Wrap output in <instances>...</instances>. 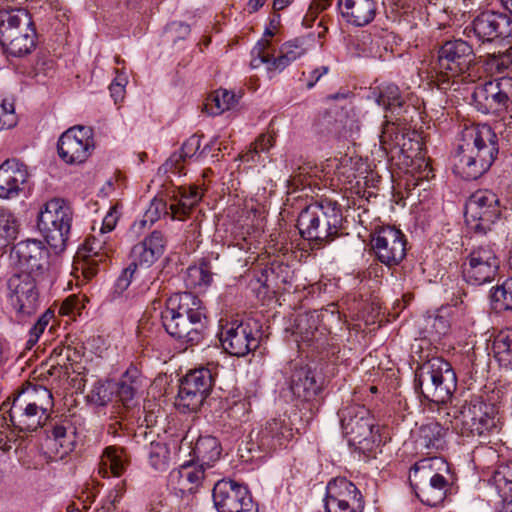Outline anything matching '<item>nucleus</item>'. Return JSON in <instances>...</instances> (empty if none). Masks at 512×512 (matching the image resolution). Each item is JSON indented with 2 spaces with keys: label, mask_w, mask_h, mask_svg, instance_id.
Here are the masks:
<instances>
[{
  "label": "nucleus",
  "mask_w": 512,
  "mask_h": 512,
  "mask_svg": "<svg viewBox=\"0 0 512 512\" xmlns=\"http://www.w3.org/2000/svg\"><path fill=\"white\" fill-rule=\"evenodd\" d=\"M492 350L500 367L512 371V330L500 331L493 340Z\"/></svg>",
  "instance_id": "nucleus-38"
},
{
  "label": "nucleus",
  "mask_w": 512,
  "mask_h": 512,
  "mask_svg": "<svg viewBox=\"0 0 512 512\" xmlns=\"http://www.w3.org/2000/svg\"><path fill=\"white\" fill-rule=\"evenodd\" d=\"M339 417L343 433L350 444L361 445L374 441V419L364 406H346L340 410Z\"/></svg>",
  "instance_id": "nucleus-19"
},
{
  "label": "nucleus",
  "mask_w": 512,
  "mask_h": 512,
  "mask_svg": "<svg viewBox=\"0 0 512 512\" xmlns=\"http://www.w3.org/2000/svg\"><path fill=\"white\" fill-rule=\"evenodd\" d=\"M372 249L377 259L387 265H398L406 256L405 235L394 227H381L371 239Z\"/></svg>",
  "instance_id": "nucleus-21"
},
{
  "label": "nucleus",
  "mask_w": 512,
  "mask_h": 512,
  "mask_svg": "<svg viewBox=\"0 0 512 512\" xmlns=\"http://www.w3.org/2000/svg\"><path fill=\"white\" fill-rule=\"evenodd\" d=\"M385 118V124L383 125L382 132L379 135L381 147L386 151L395 146H399L401 147L402 152H406L408 149L406 148L407 143L405 141L404 134H400L396 131L395 123L392 120H389L387 115Z\"/></svg>",
  "instance_id": "nucleus-45"
},
{
  "label": "nucleus",
  "mask_w": 512,
  "mask_h": 512,
  "mask_svg": "<svg viewBox=\"0 0 512 512\" xmlns=\"http://www.w3.org/2000/svg\"><path fill=\"white\" fill-rule=\"evenodd\" d=\"M495 406L474 396L457 411L455 427L462 436L486 438L496 430Z\"/></svg>",
  "instance_id": "nucleus-11"
},
{
  "label": "nucleus",
  "mask_w": 512,
  "mask_h": 512,
  "mask_svg": "<svg viewBox=\"0 0 512 512\" xmlns=\"http://www.w3.org/2000/svg\"><path fill=\"white\" fill-rule=\"evenodd\" d=\"M450 328L449 312L447 308H441L425 319L426 331L434 337L445 335Z\"/></svg>",
  "instance_id": "nucleus-46"
},
{
  "label": "nucleus",
  "mask_w": 512,
  "mask_h": 512,
  "mask_svg": "<svg viewBox=\"0 0 512 512\" xmlns=\"http://www.w3.org/2000/svg\"><path fill=\"white\" fill-rule=\"evenodd\" d=\"M498 151L497 135L489 125L466 128L455 155L454 170L465 180H476L491 167Z\"/></svg>",
  "instance_id": "nucleus-3"
},
{
  "label": "nucleus",
  "mask_w": 512,
  "mask_h": 512,
  "mask_svg": "<svg viewBox=\"0 0 512 512\" xmlns=\"http://www.w3.org/2000/svg\"><path fill=\"white\" fill-rule=\"evenodd\" d=\"M289 388L293 396L300 401H311L321 391V384L316 380L315 371L309 366L294 365Z\"/></svg>",
  "instance_id": "nucleus-31"
},
{
  "label": "nucleus",
  "mask_w": 512,
  "mask_h": 512,
  "mask_svg": "<svg viewBox=\"0 0 512 512\" xmlns=\"http://www.w3.org/2000/svg\"><path fill=\"white\" fill-rule=\"evenodd\" d=\"M18 258V272L43 278H52L49 272V250L42 241L28 239L14 247Z\"/></svg>",
  "instance_id": "nucleus-22"
},
{
  "label": "nucleus",
  "mask_w": 512,
  "mask_h": 512,
  "mask_svg": "<svg viewBox=\"0 0 512 512\" xmlns=\"http://www.w3.org/2000/svg\"><path fill=\"white\" fill-rule=\"evenodd\" d=\"M449 473L448 463L440 457L422 459L410 470L409 480L418 499L431 507L444 501L449 490L445 474Z\"/></svg>",
  "instance_id": "nucleus-6"
},
{
  "label": "nucleus",
  "mask_w": 512,
  "mask_h": 512,
  "mask_svg": "<svg viewBox=\"0 0 512 512\" xmlns=\"http://www.w3.org/2000/svg\"><path fill=\"white\" fill-rule=\"evenodd\" d=\"M221 451L216 437L200 436L192 449L193 460L199 467H210L219 460Z\"/></svg>",
  "instance_id": "nucleus-35"
},
{
  "label": "nucleus",
  "mask_w": 512,
  "mask_h": 512,
  "mask_svg": "<svg viewBox=\"0 0 512 512\" xmlns=\"http://www.w3.org/2000/svg\"><path fill=\"white\" fill-rule=\"evenodd\" d=\"M201 146V138L198 135H192L182 145L179 153L173 154L165 163V165L172 169L175 168L179 172L180 168L177 167L180 161L187 158H192L197 155Z\"/></svg>",
  "instance_id": "nucleus-48"
},
{
  "label": "nucleus",
  "mask_w": 512,
  "mask_h": 512,
  "mask_svg": "<svg viewBox=\"0 0 512 512\" xmlns=\"http://www.w3.org/2000/svg\"><path fill=\"white\" fill-rule=\"evenodd\" d=\"M503 502L512 499V462L500 464L490 479Z\"/></svg>",
  "instance_id": "nucleus-41"
},
{
  "label": "nucleus",
  "mask_w": 512,
  "mask_h": 512,
  "mask_svg": "<svg viewBox=\"0 0 512 512\" xmlns=\"http://www.w3.org/2000/svg\"><path fill=\"white\" fill-rule=\"evenodd\" d=\"M318 314L316 312L299 315L296 328L305 339H311L317 330Z\"/></svg>",
  "instance_id": "nucleus-52"
},
{
  "label": "nucleus",
  "mask_w": 512,
  "mask_h": 512,
  "mask_svg": "<svg viewBox=\"0 0 512 512\" xmlns=\"http://www.w3.org/2000/svg\"><path fill=\"white\" fill-rule=\"evenodd\" d=\"M237 103L233 92L226 89H218L208 97L205 103V110L208 114L216 116L233 108Z\"/></svg>",
  "instance_id": "nucleus-42"
},
{
  "label": "nucleus",
  "mask_w": 512,
  "mask_h": 512,
  "mask_svg": "<svg viewBox=\"0 0 512 512\" xmlns=\"http://www.w3.org/2000/svg\"><path fill=\"white\" fill-rule=\"evenodd\" d=\"M174 202L169 206L173 219L183 220L192 208L202 199V192L197 186H182L173 195Z\"/></svg>",
  "instance_id": "nucleus-34"
},
{
  "label": "nucleus",
  "mask_w": 512,
  "mask_h": 512,
  "mask_svg": "<svg viewBox=\"0 0 512 512\" xmlns=\"http://www.w3.org/2000/svg\"><path fill=\"white\" fill-rule=\"evenodd\" d=\"M17 124L15 105L11 99L0 102V131L13 128Z\"/></svg>",
  "instance_id": "nucleus-51"
},
{
  "label": "nucleus",
  "mask_w": 512,
  "mask_h": 512,
  "mask_svg": "<svg viewBox=\"0 0 512 512\" xmlns=\"http://www.w3.org/2000/svg\"><path fill=\"white\" fill-rule=\"evenodd\" d=\"M275 143L274 136L271 134H261L254 143L255 149L259 152L268 151L271 147H273Z\"/></svg>",
  "instance_id": "nucleus-56"
},
{
  "label": "nucleus",
  "mask_w": 512,
  "mask_h": 512,
  "mask_svg": "<svg viewBox=\"0 0 512 512\" xmlns=\"http://www.w3.org/2000/svg\"><path fill=\"white\" fill-rule=\"evenodd\" d=\"M375 100L379 106L385 110L390 111L392 114H400L404 105V100L401 96L398 86L394 84H386L378 87L374 91Z\"/></svg>",
  "instance_id": "nucleus-39"
},
{
  "label": "nucleus",
  "mask_w": 512,
  "mask_h": 512,
  "mask_svg": "<svg viewBox=\"0 0 512 512\" xmlns=\"http://www.w3.org/2000/svg\"><path fill=\"white\" fill-rule=\"evenodd\" d=\"M75 301V297L74 296H70L68 297L62 304L61 308H60V311L61 313L63 314H69L72 312V305H73V302Z\"/></svg>",
  "instance_id": "nucleus-62"
},
{
  "label": "nucleus",
  "mask_w": 512,
  "mask_h": 512,
  "mask_svg": "<svg viewBox=\"0 0 512 512\" xmlns=\"http://www.w3.org/2000/svg\"><path fill=\"white\" fill-rule=\"evenodd\" d=\"M491 301L493 309L498 312L512 310V277L493 289Z\"/></svg>",
  "instance_id": "nucleus-47"
},
{
  "label": "nucleus",
  "mask_w": 512,
  "mask_h": 512,
  "mask_svg": "<svg viewBox=\"0 0 512 512\" xmlns=\"http://www.w3.org/2000/svg\"><path fill=\"white\" fill-rule=\"evenodd\" d=\"M212 498L218 512H245L253 506L247 487L231 479L217 481Z\"/></svg>",
  "instance_id": "nucleus-20"
},
{
  "label": "nucleus",
  "mask_w": 512,
  "mask_h": 512,
  "mask_svg": "<svg viewBox=\"0 0 512 512\" xmlns=\"http://www.w3.org/2000/svg\"><path fill=\"white\" fill-rule=\"evenodd\" d=\"M464 33L481 44L512 41V18L502 12L487 10L477 14L466 26Z\"/></svg>",
  "instance_id": "nucleus-12"
},
{
  "label": "nucleus",
  "mask_w": 512,
  "mask_h": 512,
  "mask_svg": "<svg viewBox=\"0 0 512 512\" xmlns=\"http://www.w3.org/2000/svg\"><path fill=\"white\" fill-rule=\"evenodd\" d=\"M54 318V312L47 309L29 330L28 339L26 341V348L32 349L33 346L38 342L40 336L44 333L46 327L50 321Z\"/></svg>",
  "instance_id": "nucleus-50"
},
{
  "label": "nucleus",
  "mask_w": 512,
  "mask_h": 512,
  "mask_svg": "<svg viewBox=\"0 0 512 512\" xmlns=\"http://www.w3.org/2000/svg\"><path fill=\"white\" fill-rule=\"evenodd\" d=\"M293 437L292 428L286 415L271 418L259 432L260 444L263 447L276 449Z\"/></svg>",
  "instance_id": "nucleus-32"
},
{
  "label": "nucleus",
  "mask_w": 512,
  "mask_h": 512,
  "mask_svg": "<svg viewBox=\"0 0 512 512\" xmlns=\"http://www.w3.org/2000/svg\"><path fill=\"white\" fill-rule=\"evenodd\" d=\"M147 457L154 470L166 471L169 467L171 453L166 443L151 442L147 448Z\"/></svg>",
  "instance_id": "nucleus-44"
},
{
  "label": "nucleus",
  "mask_w": 512,
  "mask_h": 512,
  "mask_svg": "<svg viewBox=\"0 0 512 512\" xmlns=\"http://www.w3.org/2000/svg\"><path fill=\"white\" fill-rule=\"evenodd\" d=\"M118 217H119V215H118L117 207L116 206L111 207L103 219L102 227L100 229L101 234H105V233L112 231L116 226Z\"/></svg>",
  "instance_id": "nucleus-55"
},
{
  "label": "nucleus",
  "mask_w": 512,
  "mask_h": 512,
  "mask_svg": "<svg viewBox=\"0 0 512 512\" xmlns=\"http://www.w3.org/2000/svg\"><path fill=\"white\" fill-rule=\"evenodd\" d=\"M500 215L499 198L491 190H478L466 202L465 222L475 233L486 234Z\"/></svg>",
  "instance_id": "nucleus-13"
},
{
  "label": "nucleus",
  "mask_w": 512,
  "mask_h": 512,
  "mask_svg": "<svg viewBox=\"0 0 512 512\" xmlns=\"http://www.w3.org/2000/svg\"><path fill=\"white\" fill-rule=\"evenodd\" d=\"M212 280L211 266L207 261L189 266L184 278L186 287L189 289H205L212 283Z\"/></svg>",
  "instance_id": "nucleus-40"
},
{
  "label": "nucleus",
  "mask_w": 512,
  "mask_h": 512,
  "mask_svg": "<svg viewBox=\"0 0 512 512\" xmlns=\"http://www.w3.org/2000/svg\"><path fill=\"white\" fill-rule=\"evenodd\" d=\"M259 331L249 322H232L220 334L223 349L230 355L243 357L259 346Z\"/></svg>",
  "instance_id": "nucleus-23"
},
{
  "label": "nucleus",
  "mask_w": 512,
  "mask_h": 512,
  "mask_svg": "<svg viewBox=\"0 0 512 512\" xmlns=\"http://www.w3.org/2000/svg\"><path fill=\"white\" fill-rule=\"evenodd\" d=\"M109 89L115 103L124 98V84L122 82H112Z\"/></svg>",
  "instance_id": "nucleus-58"
},
{
  "label": "nucleus",
  "mask_w": 512,
  "mask_h": 512,
  "mask_svg": "<svg viewBox=\"0 0 512 512\" xmlns=\"http://www.w3.org/2000/svg\"><path fill=\"white\" fill-rule=\"evenodd\" d=\"M77 438V428L68 417L52 421L47 430V443L60 458L74 450Z\"/></svg>",
  "instance_id": "nucleus-28"
},
{
  "label": "nucleus",
  "mask_w": 512,
  "mask_h": 512,
  "mask_svg": "<svg viewBox=\"0 0 512 512\" xmlns=\"http://www.w3.org/2000/svg\"><path fill=\"white\" fill-rule=\"evenodd\" d=\"M446 435L447 429L439 422L428 421L415 432L416 447L427 455L440 453L446 448Z\"/></svg>",
  "instance_id": "nucleus-30"
},
{
  "label": "nucleus",
  "mask_w": 512,
  "mask_h": 512,
  "mask_svg": "<svg viewBox=\"0 0 512 512\" xmlns=\"http://www.w3.org/2000/svg\"><path fill=\"white\" fill-rule=\"evenodd\" d=\"M136 270H137V267L133 266V264L130 262L128 267H126L122 271V273L117 278L116 283H115V288L119 293H122L129 287Z\"/></svg>",
  "instance_id": "nucleus-53"
},
{
  "label": "nucleus",
  "mask_w": 512,
  "mask_h": 512,
  "mask_svg": "<svg viewBox=\"0 0 512 512\" xmlns=\"http://www.w3.org/2000/svg\"><path fill=\"white\" fill-rule=\"evenodd\" d=\"M52 282V278L14 272L7 280V289L11 305L17 315L25 318L35 314L40 307L42 290L49 287Z\"/></svg>",
  "instance_id": "nucleus-8"
},
{
  "label": "nucleus",
  "mask_w": 512,
  "mask_h": 512,
  "mask_svg": "<svg viewBox=\"0 0 512 512\" xmlns=\"http://www.w3.org/2000/svg\"><path fill=\"white\" fill-rule=\"evenodd\" d=\"M472 98L481 110L509 109L512 106V78L504 77L479 85L474 89Z\"/></svg>",
  "instance_id": "nucleus-24"
},
{
  "label": "nucleus",
  "mask_w": 512,
  "mask_h": 512,
  "mask_svg": "<svg viewBox=\"0 0 512 512\" xmlns=\"http://www.w3.org/2000/svg\"><path fill=\"white\" fill-rule=\"evenodd\" d=\"M75 355L76 351L71 347H56L52 353L56 364L59 366H66L68 363L75 361Z\"/></svg>",
  "instance_id": "nucleus-54"
},
{
  "label": "nucleus",
  "mask_w": 512,
  "mask_h": 512,
  "mask_svg": "<svg viewBox=\"0 0 512 512\" xmlns=\"http://www.w3.org/2000/svg\"><path fill=\"white\" fill-rule=\"evenodd\" d=\"M475 64V53L467 41L453 39L445 41L438 50L437 73L440 85L464 76ZM455 81L452 82L454 84ZM446 89L445 86L441 87Z\"/></svg>",
  "instance_id": "nucleus-10"
},
{
  "label": "nucleus",
  "mask_w": 512,
  "mask_h": 512,
  "mask_svg": "<svg viewBox=\"0 0 512 512\" xmlns=\"http://www.w3.org/2000/svg\"><path fill=\"white\" fill-rule=\"evenodd\" d=\"M37 33L30 13L24 8H0V44L13 57L30 54L36 47Z\"/></svg>",
  "instance_id": "nucleus-5"
},
{
  "label": "nucleus",
  "mask_w": 512,
  "mask_h": 512,
  "mask_svg": "<svg viewBox=\"0 0 512 512\" xmlns=\"http://www.w3.org/2000/svg\"><path fill=\"white\" fill-rule=\"evenodd\" d=\"M259 151L255 149V146L251 144L249 150L240 155V159L245 162H255L256 157L259 156Z\"/></svg>",
  "instance_id": "nucleus-60"
},
{
  "label": "nucleus",
  "mask_w": 512,
  "mask_h": 512,
  "mask_svg": "<svg viewBox=\"0 0 512 512\" xmlns=\"http://www.w3.org/2000/svg\"><path fill=\"white\" fill-rule=\"evenodd\" d=\"M500 261L494 248L480 245L471 250L462 265L465 281L472 285H483L494 280Z\"/></svg>",
  "instance_id": "nucleus-16"
},
{
  "label": "nucleus",
  "mask_w": 512,
  "mask_h": 512,
  "mask_svg": "<svg viewBox=\"0 0 512 512\" xmlns=\"http://www.w3.org/2000/svg\"><path fill=\"white\" fill-rule=\"evenodd\" d=\"M342 19L354 27L372 23L378 13V0H337Z\"/></svg>",
  "instance_id": "nucleus-27"
},
{
  "label": "nucleus",
  "mask_w": 512,
  "mask_h": 512,
  "mask_svg": "<svg viewBox=\"0 0 512 512\" xmlns=\"http://www.w3.org/2000/svg\"><path fill=\"white\" fill-rule=\"evenodd\" d=\"M313 5L317 10L323 11L331 5V0H314Z\"/></svg>",
  "instance_id": "nucleus-64"
},
{
  "label": "nucleus",
  "mask_w": 512,
  "mask_h": 512,
  "mask_svg": "<svg viewBox=\"0 0 512 512\" xmlns=\"http://www.w3.org/2000/svg\"><path fill=\"white\" fill-rule=\"evenodd\" d=\"M307 52L304 40L294 39L284 43L280 48V55L274 57V48L269 39L263 38L251 50L252 68H258L262 64L267 65L269 71H282L291 62L299 59Z\"/></svg>",
  "instance_id": "nucleus-14"
},
{
  "label": "nucleus",
  "mask_w": 512,
  "mask_h": 512,
  "mask_svg": "<svg viewBox=\"0 0 512 512\" xmlns=\"http://www.w3.org/2000/svg\"><path fill=\"white\" fill-rule=\"evenodd\" d=\"M456 387V374L443 358L433 357L417 368L415 389L429 402L446 404Z\"/></svg>",
  "instance_id": "nucleus-7"
},
{
  "label": "nucleus",
  "mask_w": 512,
  "mask_h": 512,
  "mask_svg": "<svg viewBox=\"0 0 512 512\" xmlns=\"http://www.w3.org/2000/svg\"><path fill=\"white\" fill-rule=\"evenodd\" d=\"M72 219L71 206L63 199L54 198L41 208L37 227L52 248L62 250L69 238Z\"/></svg>",
  "instance_id": "nucleus-9"
},
{
  "label": "nucleus",
  "mask_w": 512,
  "mask_h": 512,
  "mask_svg": "<svg viewBox=\"0 0 512 512\" xmlns=\"http://www.w3.org/2000/svg\"><path fill=\"white\" fill-rule=\"evenodd\" d=\"M324 507L326 512H363L365 502L355 484L335 478L327 484Z\"/></svg>",
  "instance_id": "nucleus-17"
},
{
  "label": "nucleus",
  "mask_w": 512,
  "mask_h": 512,
  "mask_svg": "<svg viewBox=\"0 0 512 512\" xmlns=\"http://www.w3.org/2000/svg\"><path fill=\"white\" fill-rule=\"evenodd\" d=\"M342 222L343 216L338 202L321 197L299 213L297 228L304 239L320 248L339 235Z\"/></svg>",
  "instance_id": "nucleus-4"
},
{
  "label": "nucleus",
  "mask_w": 512,
  "mask_h": 512,
  "mask_svg": "<svg viewBox=\"0 0 512 512\" xmlns=\"http://www.w3.org/2000/svg\"><path fill=\"white\" fill-rule=\"evenodd\" d=\"M18 220L8 209L0 208V248L8 246L18 234Z\"/></svg>",
  "instance_id": "nucleus-43"
},
{
  "label": "nucleus",
  "mask_w": 512,
  "mask_h": 512,
  "mask_svg": "<svg viewBox=\"0 0 512 512\" xmlns=\"http://www.w3.org/2000/svg\"><path fill=\"white\" fill-rule=\"evenodd\" d=\"M113 251L110 243L107 242L104 234L89 236L86 238L82 247L78 250V258H83L84 264L82 272L85 278L90 279L97 274L96 266L104 262Z\"/></svg>",
  "instance_id": "nucleus-26"
},
{
  "label": "nucleus",
  "mask_w": 512,
  "mask_h": 512,
  "mask_svg": "<svg viewBox=\"0 0 512 512\" xmlns=\"http://www.w3.org/2000/svg\"><path fill=\"white\" fill-rule=\"evenodd\" d=\"M166 332L183 345H195L203 339L206 328L205 309L191 292L177 293L168 298L161 312Z\"/></svg>",
  "instance_id": "nucleus-2"
},
{
  "label": "nucleus",
  "mask_w": 512,
  "mask_h": 512,
  "mask_svg": "<svg viewBox=\"0 0 512 512\" xmlns=\"http://www.w3.org/2000/svg\"><path fill=\"white\" fill-rule=\"evenodd\" d=\"M140 386V372L135 366H130L117 383L116 395L119 401L129 407Z\"/></svg>",
  "instance_id": "nucleus-36"
},
{
  "label": "nucleus",
  "mask_w": 512,
  "mask_h": 512,
  "mask_svg": "<svg viewBox=\"0 0 512 512\" xmlns=\"http://www.w3.org/2000/svg\"><path fill=\"white\" fill-rule=\"evenodd\" d=\"M204 469L199 466L182 465L178 470L171 472L170 481L176 483L180 491L192 492L204 479Z\"/></svg>",
  "instance_id": "nucleus-37"
},
{
  "label": "nucleus",
  "mask_w": 512,
  "mask_h": 512,
  "mask_svg": "<svg viewBox=\"0 0 512 512\" xmlns=\"http://www.w3.org/2000/svg\"><path fill=\"white\" fill-rule=\"evenodd\" d=\"M93 149L91 129L84 126L69 128L60 136L57 143L58 155L67 164L84 163Z\"/></svg>",
  "instance_id": "nucleus-18"
},
{
  "label": "nucleus",
  "mask_w": 512,
  "mask_h": 512,
  "mask_svg": "<svg viewBox=\"0 0 512 512\" xmlns=\"http://www.w3.org/2000/svg\"><path fill=\"white\" fill-rule=\"evenodd\" d=\"M266 0H249L248 7L250 12L258 11L265 3Z\"/></svg>",
  "instance_id": "nucleus-63"
},
{
  "label": "nucleus",
  "mask_w": 512,
  "mask_h": 512,
  "mask_svg": "<svg viewBox=\"0 0 512 512\" xmlns=\"http://www.w3.org/2000/svg\"><path fill=\"white\" fill-rule=\"evenodd\" d=\"M53 407L50 390L26 383L15 390L0 407V450L7 452L18 432H33L42 427Z\"/></svg>",
  "instance_id": "nucleus-1"
},
{
  "label": "nucleus",
  "mask_w": 512,
  "mask_h": 512,
  "mask_svg": "<svg viewBox=\"0 0 512 512\" xmlns=\"http://www.w3.org/2000/svg\"><path fill=\"white\" fill-rule=\"evenodd\" d=\"M214 377L208 368H198L190 371L181 381L176 407L180 412H196L210 393Z\"/></svg>",
  "instance_id": "nucleus-15"
},
{
  "label": "nucleus",
  "mask_w": 512,
  "mask_h": 512,
  "mask_svg": "<svg viewBox=\"0 0 512 512\" xmlns=\"http://www.w3.org/2000/svg\"><path fill=\"white\" fill-rule=\"evenodd\" d=\"M504 128L500 131L502 138L512 143V106L509 108V118L503 124Z\"/></svg>",
  "instance_id": "nucleus-59"
},
{
  "label": "nucleus",
  "mask_w": 512,
  "mask_h": 512,
  "mask_svg": "<svg viewBox=\"0 0 512 512\" xmlns=\"http://www.w3.org/2000/svg\"><path fill=\"white\" fill-rule=\"evenodd\" d=\"M123 495V487L121 485H118L115 487L114 490H112L109 494V499L112 504H115L117 501L120 500V498Z\"/></svg>",
  "instance_id": "nucleus-61"
},
{
  "label": "nucleus",
  "mask_w": 512,
  "mask_h": 512,
  "mask_svg": "<svg viewBox=\"0 0 512 512\" xmlns=\"http://www.w3.org/2000/svg\"><path fill=\"white\" fill-rule=\"evenodd\" d=\"M329 72V67L328 66H321V67H318L316 69H314L310 74H309V79L307 81V84H306V87L308 89H311L313 88L316 83L324 76L326 75L327 73Z\"/></svg>",
  "instance_id": "nucleus-57"
},
{
  "label": "nucleus",
  "mask_w": 512,
  "mask_h": 512,
  "mask_svg": "<svg viewBox=\"0 0 512 512\" xmlns=\"http://www.w3.org/2000/svg\"><path fill=\"white\" fill-rule=\"evenodd\" d=\"M166 210V203L159 199H153L150 203L149 208L146 210L143 219L134 222L132 225V228L134 230L142 229L147 224L152 225L155 221H157L160 218V215L165 212Z\"/></svg>",
  "instance_id": "nucleus-49"
},
{
  "label": "nucleus",
  "mask_w": 512,
  "mask_h": 512,
  "mask_svg": "<svg viewBox=\"0 0 512 512\" xmlns=\"http://www.w3.org/2000/svg\"><path fill=\"white\" fill-rule=\"evenodd\" d=\"M129 465V455L124 447L110 445L104 448L100 457L98 472L102 477L110 474L121 476Z\"/></svg>",
  "instance_id": "nucleus-33"
},
{
  "label": "nucleus",
  "mask_w": 512,
  "mask_h": 512,
  "mask_svg": "<svg viewBox=\"0 0 512 512\" xmlns=\"http://www.w3.org/2000/svg\"><path fill=\"white\" fill-rule=\"evenodd\" d=\"M29 178L28 167L16 158L0 165V198L11 199L23 191Z\"/></svg>",
  "instance_id": "nucleus-25"
},
{
  "label": "nucleus",
  "mask_w": 512,
  "mask_h": 512,
  "mask_svg": "<svg viewBox=\"0 0 512 512\" xmlns=\"http://www.w3.org/2000/svg\"><path fill=\"white\" fill-rule=\"evenodd\" d=\"M165 247L166 239L162 232L153 231L132 247L130 251L131 263L136 267L148 268L164 254Z\"/></svg>",
  "instance_id": "nucleus-29"
}]
</instances>
